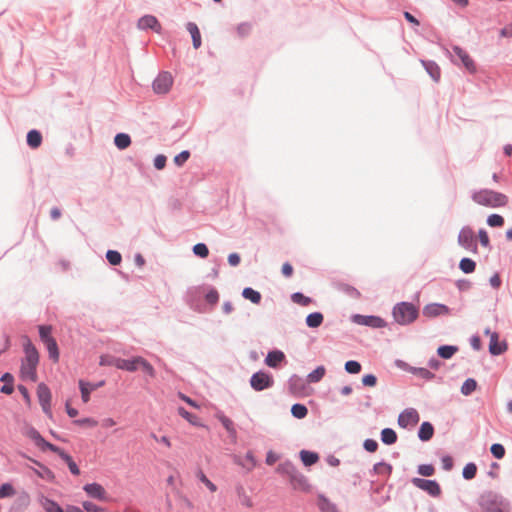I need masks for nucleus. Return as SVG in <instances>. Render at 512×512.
I'll use <instances>...</instances> for the list:
<instances>
[{
    "mask_svg": "<svg viewBox=\"0 0 512 512\" xmlns=\"http://www.w3.org/2000/svg\"><path fill=\"white\" fill-rule=\"evenodd\" d=\"M25 358L22 360L20 375L23 380L35 382L37 380L36 368L39 362V354L31 340L23 337Z\"/></svg>",
    "mask_w": 512,
    "mask_h": 512,
    "instance_id": "obj_1",
    "label": "nucleus"
},
{
    "mask_svg": "<svg viewBox=\"0 0 512 512\" xmlns=\"http://www.w3.org/2000/svg\"><path fill=\"white\" fill-rule=\"evenodd\" d=\"M472 199L479 205L491 208L503 207L508 203V197L505 194L488 189L475 192Z\"/></svg>",
    "mask_w": 512,
    "mask_h": 512,
    "instance_id": "obj_2",
    "label": "nucleus"
},
{
    "mask_svg": "<svg viewBox=\"0 0 512 512\" xmlns=\"http://www.w3.org/2000/svg\"><path fill=\"white\" fill-rule=\"evenodd\" d=\"M418 308L409 302H401L393 308V318L400 325H408L418 317Z\"/></svg>",
    "mask_w": 512,
    "mask_h": 512,
    "instance_id": "obj_3",
    "label": "nucleus"
},
{
    "mask_svg": "<svg viewBox=\"0 0 512 512\" xmlns=\"http://www.w3.org/2000/svg\"><path fill=\"white\" fill-rule=\"evenodd\" d=\"M458 244L468 251L477 252V243L472 228L465 226L460 230Z\"/></svg>",
    "mask_w": 512,
    "mask_h": 512,
    "instance_id": "obj_4",
    "label": "nucleus"
},
{
    "mask_svg": "<svg viewBox=\"0 0 512 512\" xmlns=\"http://www.w3.org/2000/svg\"><path fill=\"white\" fill-rule=\"evenodd\" d=\"M37 397L38 401L42 407L43 412L48 416L52 417V410H51V391L48 388V386L44 383H40L37 386Z\"/></svg>",
    "mask_w": 512,
    "mask_h": 512,
    "instance_id": "obj_5",
    "label": "nucleus"
},
{
    "mask_svg": "<svg viewBox=\"0 0 512 512\" xmlns=\"http://www.w3.org/2000/svg\"><path fill=\"white\" fill-rule=\"evenodd\" d=\"M276 471L281 475L287 476L292 483L302 484L305 482V477L299 473L296 467L290 461H286L278 465Z\"/></svg>",
    "mask_w": 512,
    "mask_h": 512,
    "instance_id": "obj_6",
    "label": "nucleus"
},
{
    "mask_svg": "<svg viewBox=\"0 0 512 512\" xmlns=\"http://www.w3.org/2000/svg\"><path fill=\"white\" fill-rule=\"evenodd\" d=\"M173 84V78L170 73L163 72L153 82V90L157 94H166Z\"/></svg>",
    "mask_w": 512,
    "mask_h": 512,
    "instance_id": "obj_7",
    "label": "nucleus"
},
{
    "mask_svg": "<svg viewBox=\"0 0 512 512\" xmlns=\"http://www.w3.org/2000/svg\"><path fill=\"white\" fill-rule=\"evenodd\" d=\"M250 384L254 390L261 391L271 387L273 384V379L269 374L265 372H257L252 375Z\"/></svg>",
    "mask_w": 512,
    "mask_h": 512,
    "instance_id": "obj_8",
    "label": "nucleus"
},
{
    "mask_svg": "<svg viewBox=\"0 0 512 512\" xmlns=\"http://www.w3.org/2000/svg\"><path fill=\"white\" fill-rule=\"evenodd\" d=\"M418 412L413 408L405 409L398 417V424L402 428L414 427L419 422Z\"/></svg>",
    "mask_w": 512,
    "mask_h": 512,
    "instance_id": "obj_9",
    "label": "nucleus"
},
{
    "mask_svg": "<svg viewBox=\"0 0 512 512\" xmlns=\"http://www.w3.org/2000/svg\"><path fill=\"white\" fill-rule=\"evenodd\" d=\"M486 334L490 336V342H489V352L492 355H500L504 353L508 345L506 341H499V335L496 332H491L489 329L485 331Z\"/></svg>",
    "mask_w": 512,
    "mask_h": 512,
    "instance_id": "obj_10",
    "label": "nucleus"
},
{
    "mask_svg": "<svg viewBox=\"0 0 512 512\" xmlns=\"http://www.w3.org/2000/svg\"><path fill=\"white\" fill-rule=\"evenodd\" d=\"M450 314V309L440 303H430L424 306L423 308V316L427 318H435L441 315Z\"/></svg>",
    "mask_w": 512,
    "mask_h": 512,
    "instance_id": "obj_11",
    "label": "nucleus"
},
{
    "mask_svg": "<svg viewBox=\"0 0 512 512\" xmlns=\"http://www.w3.org/2000/svg\"><path fill=\"white\" fill-rule=\"evenodd\" d=\"M412 482L416 487L428 492L432 496H437L441 492L439 484L434 480L414 478Z\"/></svg>",
    "mask_w": 512,
    "mask_h": 512,
    "instance_id": "obj_12",
    "label": "nucleus"
},
{
    "mask_svg": "<svg viewBox=\"0 0 512 512\" xmlns=\"http://www.w3.org/2000/svg\"><path fill=\"white\" fill-rule=\"evenodd\" d=\"M453 52L455 55L461 60V63L463 66L470 72L475 73L476 72V65L474 60L471 58V56L462 48L458 46L453 47Z\"/></svg>",
    "mask_w": 512,
    "mask_h": 512,
    "instance_id": "obj_13",
    "label": "nucleus"
},
{
    "mask_svg": "<svg viewBox=\"0 0 512 512\" xmlns=\"http://www.w3.org/2000/svg\"><path fill=\"white\" fill-rule=\"evenodd\" d=\"M105 381H100L98 383H89L84 380H79V388L81 391V398L84 403H87L90 400V393L94 392L98 388L104 386Z\"/></svg>",
    "mask_w": 512,
    "mask_h": 512,
    "instance_id": "obj_14",
    "label": "nucleus"
},
{
    "mask_svg": "<svg viewBox=\"0 0 512 512\" xmlns=\"http://www.w3.org/2000/svg\"><path fill=\"white\" fill-rule=\"evenodd\" d=\"M138 28L142 30L152 29L155 32L160 33L162 27L155 16L145 15L139 19Z\"/></svg>",
    "mask_w": 512,
    "mask_h": 512,
    "instance_id": "obj_15",
    "label": "nucleus"
},
{
    "mask_svg": "<svg viewBox=\"0 0 512 512\" xmlns=\"http://www.w3.org/2000/svg\"><path fill=\"white\" fill-rule=\"evenodd\" d=\"M84 491L92 498L99 500L107 499V492L104 487L98 483L86 484L84 486Z\"/></svg>",
    "mask_w": 512,
    "mask_h": 512,
    "instance_id": "obj_16",
    "label": "nucleus"
},
{
    "mask_svg": "<svg viewBox=\"0 0 512 512\" xmlns=\"http://www.w3.org/2000/svg\"><path fill=\"white\" fill-rule=\"evenodd\" d=\"M354 321L358 324L371 326L375 328H381L385 326L384 320L377 316L355 315Z\"/></svg>",
    "mask_w": 512,
    "mask_h": 512,
    "instance_id": "obj_17",
    "label": "nucleus"
},
{
    "mask_svg": "<svg viewBox=\"0 0 512 512\" xmlns=\"http://www.w3.org/2000/svg\"><path fill=\"white\" fill-rule=\"evenodd\" d=\"M109 364H111L121 370L134 372L138 369L139 363L136 361V357H134L132 359L117 358V359H114L113 361L109 362Z\"/></svg>",
    "mask_w": 512,
    "mask_h": 512,
    "instance_id": "obj_18",
    "label": "nucleus"
},
{
    "mask_svg": "<svg viewBox=\"0 0 512 512\" xmlns=\"http://www.w3.org/2000/svg\"><path fill=\"white\" fill-rule=\"evenodd\" d=\"M285 358L282 351L275 350L268 353L265 359L266 365L272 368H276Z\"/></svg>",
    "mask_w": 512,
    "mask_h": 512,
    "instance_id": "obj_19",
    "label": "nucleus"
},
{
    "mask_svg": "<svg viewBox=\"0 0 512 512\" xmlns=\"http://www.w3.org/2000/svg\"><path fill=\"white\" fill-rule=\"evenodd\" d=\"M188 32L190 33L193 41V47L198 49L201 46V34L198 26L193 22H188L186 25Z\"/></svg>",
    "mask_w": 512,
    "mask_h": 512,
    "instance_id": "obj_20",
    "label": "nucleus"
},
{
    "mask_svg": "<svg viewBox=\"0 0 512 512\" xmlns=\"http://www.w3.org/2000/svg\"><path fill=\"white\" fill-rule=\"evenodd\" d=\"M434 428L429 422H423L420 426L418 436L422 441H428L432 438Z\"/></svg>",
    "mask_w": 512,
    "mask_h": 512,
    "instance_id": "obj_21",
    "label": "nucleus"
},
{
    "mask_svg": "<svg viewBox=\"0 0 512 512\" xmlns=\"http://www.w3.org/2000/svg\"><path fill=\"white\" fill-rule=\"evenodd\" d=\"M42 143V135L37 130H31L27 134V144L33 148H38Z\"/></svg>",
    "mask_w": 512,
    "mask_h": 512,
    "instance_id": "obj_22",
    "label": "nucleus"
},
{
    "mask_svg": "<svg viewBox=\"0 0 512 512\" xmlns=\"http://www.w3.org/2000/svg\"><path fill=\"white\" fill-rule=\"evenodd\" d=\"M300 458L305 466H311L319 460V456L317 453L310 452L307 450H302L300 452Z\"/></svg>",
    "mask_w": 512,
    "mask_h": 512,
    "instance_id": "obj_23",
    "label": "nucleus"
},
{
    "mask_svg": "<svg viewBox=\"0 0 512 512\" xmlns=\"http://www.w3.org/2000/svg\"><path fill=\"white\" fill-rule=\"evenodd\" d=\"M323 320H324V317H323L322 313L314 312V313L309 314L306 317V324L310 328H317L322 324Z\"/></svg>",
    "mask_w": 512,
    "mask_h": 512,
    "instance_id": "obj_24",
    "label": "nucleus"
},
{
    "mask_svg": "<svg viewBox=\"0 0 512 512\" xmlns=\"http://www.w3.org/2000/svg\"><path fill=\"white\" fill-rule=\"evenodd\" d=\"M48 353L49 357L54 361L57 362L59 360V350L58 345L55 339H48L47 342L44 343Z\"/></svg>",
    "mask_w": 512,
    "mask_h": 512,
    "instance_id": "obj_25",
    "label": "nucleus"
},
{
    "mask_svg": "<svg viewBox=\"0 0 512 512\" xmlns=\"http://www.w3.org/2000/svg\"><path fill=\"white\" fill-rule=\"evenodd\" d=\"M381 440L386 445H392L397 441V434L393 429L385 428L381 431Z\"/></svg>",
    "mask_w": 512,
    "mask_h": 512,
    "instance_id": "obj_26",
    "label": "nucleus"
},
{
    "mask_svg": "<svg viewBox=\"0 0 512 512\" xmlns=\"http://www.w3.org/2000/svg\"><path fill=\"white\" fill-rule=\"evenodd\" d=\"M242 296L245 299L250 300L254 304H259L261 301V298H262L261 294L258 291L254 290L250 287L243 289Z\"/></svg>",
    "mask_w": 512,
    "mask_h": 512,
    "instance_id": "obj_27",
    "label": "nucleus"
},
{
    "mask_svg": "<svg viewBox=\"0 0 512 512\" xmlns=\"http://www.w3.org/2000/svg\"><path fill=\"white\" fill-rule=\"evenodd\" d=\"M114 143L117 146V148L123 150L129 147V145L131 144V139L128 134L119 133L115 136Z\"/></svg>",
    "mask_w": 512,
    "mask_h": 512,
    "instance_id": "obj_28",
    "label": "nucleus"
},
{
    "mask_svg": "<svg viewBox=\"0 0 512 512\" xmlns=\"http://www.w3.org/2000/svg\"><path fill=\"white\" fill-rule=\"evenodd\" d=\"M337 287L341 292L347 294L351 298L357 299L360 297V292L355 287L347 283H338Z\"/></svg>",
    "mask_w": 512,
    "mask_h": 512,
    "instance_id": "obj_29",
    "label": "nucleus"
},
{
    "mask_svg": "<svg viewBox=\"0 0 512 512\" xmlns=\"http://www.w3.org/2000/svg\"><path fill=\"white\" fill-rule=\"evenodd\" d=\"M136 361L139 363L138 368H141L144 372H146L150 377H155V370L153 366L143 357L137 356Z\"/></svg>",
    "mask_w": 512,
    "mask_h": 512,
    "instance_id": "obj_30",
    "label": "nucleus"
},
{
    "mask_svg": "<svg viewBox=\"0 0 512 512\" xmlns=\"http://www.w3.org/2000/svg\"><path fill=\"white\" fill-rule=\"evenodd\" d=\"M458 348L456 346H440L437 350L438 355L444 359H450L456 352Z\"/></svg>",
    "mask_w": 512,
    "mask_h": 512,
    "instance_id": "obj_31",
    "label": "nucleus"
},
{
    "mask_svg": "<svg viewBox=\"0 0 512 512\" xmlns=\"http://www.w3.org/2000/svg\"><path fill=\"white\" fill-rule=\"evenodd\" d=\"M196 477L198 478V480L204 484L206 486V488L211 492V493H214L217 491V486L211 482L207 476L204 474L203 471L199 470L197 473H196Z\"/></svg>",
    "mask_w": 512,
    "mask_h": 512,
    "instance_id": "obj_32",
    "label": "nucleus"
},
{
    "mask_svg": "<svg viewBox=\"0 0 512 512\" xmlns=\"http://www.w3.org/2000/svg\"><path fill=\"white\" fill-rule=\"evenodd\" d=\"M459 268L464 273H472L475 271L476 263L470 258H463L459 263Z\"/></svg>",
    "mask_w": 512,
    "mask_h": 512,
    "instance_id": "obj_33",
    "label": "nucleus"
},
{
    "mask_svg": "<svg viewBox=\"0 0 512 512\" xmlns=\"http://www.w3.org/2000/svg\"><path fill=\"white\" fill-rule=\"evenodd\" d=\"M477 388V382L476 380L469 378L465 380L461 387V393L465 396L470 395L472 392H474Z\"/></svg>",
    "mask_w": 512,
    "mask_h": 512,
    "instance_id": "obj_34",
    "label": "nucleus"
},
{
    "mask_svg": "<svg viewBox=\"0 0 512 512\" xmlns=\"http://www.w3.org/2000/svg\"><path fill=\"white\" fill-rule=\"evenodd\" d=\"M425 68L429 75L437 82L441 76V70L439 66L433 62H428L425 64Z\"/></svg>",
    "mask_w": 512,
    "mask_h": 512,
    "instance_id": "obj_35",
    "label": "nucleus"
},
{
    "mask_svg": "<svg viewBox=\"0 0 512 512\" xmlns=\"http://www.w3.org/2000/svg\"><path fill=\"white\" fill-rule=\"evenodd\" d=\"M291 413L294 417L302 419L306 417L308 409L303 404H294L291 408Z\"/></svg>",
    "mask_w": 512,
    "mask_h": 512,
    "instance_id": "obj_36",
    "label": "nucleus"
},
{
    "mask_svg": "<svg viewBox=\"0 0 512 512\" xmlns=\"http://www.w3.org/2000/svg\"><path fill=\"white\" fill-rule=\"evenodd\" d=\"M61 458L67 463L69 470L74 475H79L80 470L77 464L73 461L72 457L67 453H61Z\"/></svg>",
    "mask_w": 512,
    "mask_h": 512,
    "instance_id": "obj_37",
    "label": "nucleus"
},
{
    "mask_svg": "<svg viewBox=\"0 0 512 512\" xmlns=\"http://www.w3.org/2000/svg\"><path fill=\"white\" fill-rule=\"evenodd\" d=\"M178 413L180 416H182L184 419H186L192 425H195V426L199 425L197 416L191 414L185 408L179 407Z\"/></svg>",
    "mask_w": 512,
    "mask_h": 512,
    "instance_id": "obj_38",
    "label": "nucleus"
},
{
    "mask_svg": "<svg viewBox=\"0 0 512 512\" xmlns=\"http://www.w3.org/2000/svg\"><path fill=\"white\" fill-rule=\"evenodd\" d=\"M27 436L32 439L35 444L40 448V446L42 445V443H45V439L39 434V432L34 429V428H30L28 429L27 431Z\"/></svg>",
    "mask_w": 512,
    "mask_h": 512,
    "instance_id": "obj_39",
    "label": "nucleus"
},
{
    "mask_svg": "<svg viewBox=\"0 0 512 512\" xmlns=\"http://www.w3.org/2000/svg\"><path fill=\"white\" fill-rule=\"evenodd\" d=\"M487 224L490 227H502L504 225V218L498 214H492L487 218Z\"/></svg>",
    "mask_w": 512,
    "mask_h": 512,
    "instance_id": "obj_40",
    "label": "nucleus"
},
{
    "mask_svg": "<svg viewBox=\"0 0 512 512\" xmlns=\"http://www.w3.org/2000/svg\"><path fill=\"white\" fill-rule=\"evenodd\" d=\"M292 301L301 306H308L312 301L309 297L303 295L302 293H294L292 294Z\"/></svg>",
    "mask_w": 512,
    "mask_h": 512,
    "instance_id": "obj_41",
    "label": "nucleus"
},
{
    "mask_svg": "<svg viewBox=\"0 0 512 512\" xmlns=\"http://www.w3.org/2000/svg\"><path fill=\"white\" fill-rule=\"evenodd\" d=\"M39 467H40L39 470H35V473L39 477H41L42 479L48 480V481H52L54 479V474L49 468L42 466L40 464H39Z\"/></svg>",
    "mask_w": 512,
    "mask_h": 512,
    "instance_id": "obj_42",
    "label": "nucleus"
},
{
    "mask_svg": "<svg viewBox=\"0 0 512 512\" xmlns=\"http://www.w3.org/2000/svg\"><path fill=\"white\" fill-rule=\"evenodd\" d=\"M477 467L474 463H468L463 468V477L467 480L473 479L476 475Z\"/></svg>",
    "mask_w": 512,
    "mask_h": 512,
    "instance_id": "obj_43",
    "label": "nucleus"
},
{
    "mask_svg": "<svg viewBox=\"0 0 512 512\" xmlns=\"http://www.w3.org/2000/svg\"><path fill=\"white\" fill-rule=\"evenodd\" d=\"M42 505L46 512H63L62 508L57 503L49 499H44Z\"/></svg>",
    "mask_w": 512,
    "mask_h": 512,
    "instance_id": "obj_44",
    "label": "nucleus"
},
{
    "mask_svg": "<svg viewBox=\"0 0 512 512\" xmlns=\"http://www.w3.org/2000/svg\"><path fill=\"white\" fill-rule=\"evenodd\" d=\"M106 258L111 265H119L122 257L118 251L109 250L106 254Z\"/></svg>",
    "mask_w": 512,
    "mask_h": 512,
    "instance_id": "obj_45",
    "label": "nucleus"
},
{
    "mask_svg": "<svg viewBox=\"0 0 512 512\" xmlns=\"http://www.w3.org/2000/svg\"><path fill=\"white\" fill-rule=\"evenodd\" d=\"M325 374V368L323 366L317 367L314 371H312L308 375V379L310 382H318L322 379Z\"/></svg>",
    "mask_w": 512,
    "mask_h": 512,
    "instance_id": "obj_46",
    "label": "nucleus"
},
{
    "mask_svg": "<svg viewBox=\"0 0 512 512\" xmlns=\"http://www.w3.org/2000/svg\"><path fill=\"white\" fill-rule=\"evenodd\" d=\"M15 493L16 491L10 483H5L0 487V498L12 497Z\"/></svg>",
    "mask_w": 512,
    "mask_h": 512,
    "instance_id": "obj_47",
    "label": "nucleus"
},
{
    "mask_svg": "<svg viewBox=\"0 0 512 512\" xmlns=\"http://www.w3.org/2000/svg\"><path fill=\"white\" fill-rule=\"evenodd\" d=\"M51 332H52L51 326H45V325L39 326V335H40V339L42 340L43 343L47 342L48 339H54L51 336Z\"/></svg>",
    "mask_w": 512,
    "mask_h": 512,
    "instance_id": "obj_48",
    "label": "nucleus"
},
{
    "mask_svg": "<svg viewBox=\"0 0 512 512\" xmlns=\"http://www.w3.org/2000/svg\"><path fill=\"white\" fill-rule=\"evenodd\" d=\"M193 252L195 255L201 258H206L209 254L208 247L204 243H198L194 245Z\"/></svg>",
    "mask_w": 512,
    "mask_h": 512,
    "instance_id": "obj_49",
    "label": "nucleus"
},
{
    "mask_svg": "<svg viewBox=\"0 0 512 512\" xmlns=\"http://www.w3.org/2000/svg\"><path fill=\"white\" fill-rule=\"evenodd\" d=\"M345 370L350 374H357L361 371V364L354 360L347 361L345 363Z\"/></svg>",
    "mask_w": 512,
    "mask_h": 512,
    "instance_id": "obj_50",
    "label": "nucleus"
},
{
    "mask_svg": "<svg viewBox=\"0 0 512 512\" xmlns=\"http://www.w3.org/2000/svg\"><path fill=\"white\" fill-rule=\"evenodd\" d=\"M374 471L380 475H389L392 467L387 463H377L374 465Z\"/></svg>",
    "mask_w": 512,
    "mask_h": 512,
    "instance_id": "obj_51",
    "label": "nucleus"
},
{
    "mask_svg": "<svg viewBox=\"0 0 512 512\" xmlns=\"http://www.w3.org/2000/svg\"><path fill=\"white\" fill-rule=\"evenodd\" d=\"M74 424H76L78 426H85V427L93 428L98 425V422L93 418L87 417V418L75 420Z\"/></svg>",
    "mask_w": 512,
    "mask_h": 512,
    "instance_id": "obj_52",
    "label": "nucleus"
},
{
    "mask_svg": "<svg viewBox=\"0 0 512 512\" xmlns=\"http://www.w3.org/2000/svg\"><path fill=\"white\" fill-rule=\"evenodd\" d=\"M190 157V152L185 150V151H182L181 153H179L178 155H176L173 159L174 163L177 165V166H182Z\"/></svg>",
    "mask_w": 512,
    "mask_h": 512,
    "instance_id": "obj_53",
    "label": "nucleus"
},
{
    "mask_svg": "<svg viewBox=\"0 0 512 512\" xmlns=\"http://www.w3.org/2000/svg\"><path fill=\"white\" fill-rule=\"evenodd\" d=\"M490 450L493 456L497 459H501L505 455V449L501 444H493Z\"/></svg>",
    "mask_w": 512,
    "mask_h": 512,
    "instance_id": "obj_54",
    "label": "nucleus"
},
{
    "mask_svg": "<svg viewBox=\"0 0 512 512\" xmlns=\"http://www.w3.org/2000/svg\"><path fill=\"white\" fill-rule=\"evenodd\" d=\"M418 472L422 476H432L435 472V469L432 465L424 464L419 466Z\"/></svg>",
    "mask_w": 512,
    "mask_h": 512,
    "instance_id": "obj_55",
    "label": "nucleus"
},
{
    "mask_svg": "<svg viewBox=\"0 0 512 512\" xmlns=\"http://www.w3.org/2000/svg\"><path fill=\"white\" fill-rule=\"evenodd\" d=\"M40 448H41L42 450H46V449H47V450H50V451H52V452H54V453H57L60 457H61V453H66L65 451H63V450H62V449H60L59 447H57V446H55V445H53V444H51V443L47 442L46 440H45V443H42V445L40 446Z\"/></svg>",
    "mask_w": 512,
    "mask_h": 512,
    "instance_id": "obj_56",
    "label": "nucleus"
},
{
    "mask_svg": "<svg viewBox=\"0 0 512 512\" xmlns=\"http://www.w3.org/2000/svg\"><path fill=\"white\" fill-rule=\"evenodd\" d=\"M362 383L368 387H374L377 383V379L373 374H367L363 376Z\"/></svg>",
    "mask_w": 512,
    "mask_h": 512,
    "instance_id": "obj_57",
    "label": "nucleus"
},
{
    "mask_svg": "<svg viewBox=\"0 0 512 512\" xmlns=\"http://www.w3.org/2000/svg\"><path fill=\"white\" fill-rule=\"evenodd\" d=\"M251 31V26L247 23H242L237 27V33L240 37L247 36Z\"/></svg>",
    "mask_w": 512,
    "mask_h": 512,
    "instance_id": "obj_58",
    "label": "nucleus"
},
{
    "mask_svg": "<svg viewBox=\"0 0 512 512\" xmlns=\"http://www.w3.org/2000/svg\"><path fill=\"white\" fill-rule=\"evenodd\" d=\"M166 156L164 155H157L154 159V166L156 169L161 170L166 165Z\"/></svg>",
    "mask_w": 512,
    "mask_h": 512,
    "instance_id": "obj_59",
    "label": "nucleus"
},
{
    "mask_svg": "<svg viewBox=\"0 0 512 512\" xmlns=\"http://www.w3.org/2000/svg\"><path fill=\"white\" fill-rule=\"evenodd\" d=\"M478 236H479V241H480L481 245L484 247H489L490 240H489V236H488L487 232L485 230L481 229V230H479Z\"/></svg>",
    "mask_w": 512,
    "mask_h": 512,
    "instance_id": "obj_60",
    "label": "nucleus"
},
{
    "mask_svg": "<svg viewBox=\"0 0 512 512\" xmlns=\"http://www.w3.org/2000/svg\"><path fill=\"white\" fill-rule=\"evenodd\" d=\"M364 448L368 452H375L377 450V448H378V443L375 440H373V439H367L364 442Z\"/></svg>",
    "mask_w": 512,
    "mask_h": 512,
    "instance_id": "obj_61",
    "label": "nucleus"
},
{
    "mask_svg": "<svg viewBox=\"0 0 512 512\" xmlns=\"http://www.w3.org/2000/svg\"><path fill=\"white\" fill-rule=\"evenodd\" d=\"M220 420L228 432L233 433V434L235 433V430L233 427V422L229 418L223 416L220 418Z\"/></svg>",
    "mask_w": 512,
    "mask_h": 512,
    "instance_id": "obj_62",
    "label": "nucleus"
},
{
    "mask_svg": "<svg viewBox=\"0 0 512 512\" xmlns=\"http://www.w3.org/2000/svg\"><path fill=\"white\" fill-rule=\"evenodd\" d=\"M281 271H282V274L286 277V278H289L292 276L293 274V267L290 263L286 262L282 265V268H281Z\"/></svg>",
    "mask_w": 512,
    "mask_h": 512,
    "instance_id": "obj_63",
    "label": "nucleus"
},
{
    "mask_svg": "<svg viewBox=\"0 0 512 512\" xmlns=\"http://www.w3.org/2000/svg\"><path fill=\"white\" fill-rule=\"evenodd\" d=\"M205 298H206L207 302H209L211 304H215L219 299V295L216 290H211L206 294Z\"/></svg>",
    "mask_w": 512,
    "mask_h": 512,
    "instance_id": "obj_64",
    "label": "nucleus"
}]
</instances>
